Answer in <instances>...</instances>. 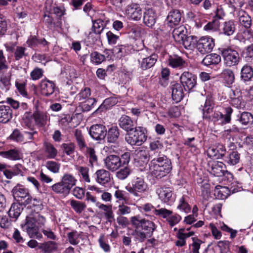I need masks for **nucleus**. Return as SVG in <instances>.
Segmentation results:
<instances>
[{"label":"nucleus","mask_w":253,"mask_h":253,"mask_svg":"<svg viewBox=\"0 0 253 253\" xmlns=\"http://www.w3.org/2000/svg\"><path fill=\"white\" fill-rule=\"evenodd\" d=\"M83 240L82 232L74 230L67 233L66 241L73 246H77Z\"/></svg>","instance_id":"4be33fe9"},{"label":"nucleus","mask_w":253,"mask_h":253,"mask_svg":"<svg viewBox=\"0 0 253 253\" xmlns=\"http://www.w3.org/2000/svg\"><path fill=\"white\" fill-rule=\"evenodd\" d=\"M98 242L100 247L105 252L108 253L110 251V247L107 243V239L105 238V235L104 234H101L100 235L98 240Z\"/></svg>","instance_id":"13d9d810"},{"label":"nucleus","mask_w":253,"mask_h":253,"mask_svg":"<svg viewBox=\"0 0 253 253\" xmlns=\"http://www.w3.org/2000/svg\"><path fill=\"white\" fill-rule=\"evenodd\" d=\"M45 6L46 11H48L49 12L53 13L54 14H56L57 16L61 17L65 14L64 9H62L60 7L56 6H53L52 7H50V5L48 2H46L45 3Z\"/></svg>","instance_id":"5fc2aeb1"},{"label":"nucleus","mask_w":253,"mask_h":253,"mask_svg":"<svg viewBox=\"0 0 253 253\" xmlns=\"http://www.w3.org/2000/svg\"><path fill=\"white\" fill-rule=\"evenodd\" d=\"M169 26L178 25L181 20V14L178 10L170 11L167 18Z\"/></svg>","instance_id":"393cba45"},{"label":"nucleus","mask_w":253,"mask_h":253,"mask_svg":"<svg viewBox=\"0 0 253 253\" xmlns=\"http://www.w3.org/2000/svg\"><path fill=\"white\" fill-rule=\"evenodd\" d=\"M132 225L135 228L132 233L135 240L143 242L147 238H151L156 229V225L152 221L141 218L139 216L130 218Z\"/></svg>","instance_id":"f257e3e1"},{"label":"nucleus","mask_w":253,"mask_h":253,"mask_svg":"<svg viewBox=\"0 0 253 253\" xmlns=\"http://www.w3.org/2000/svg\"><path fill=\"white\" fill-rule=\"evenodd\" d=\"M214 45V41L212 38L203 37L197 42V48L201 53L206 54L211 52Z\"/></svg>","instance_id":"1a4fd4ad"},{"label":"nucleus","mask_w":253,"mask_h":253,"mask_svg":"<svg viewBox=\"0 0 253 253\" xmlns=\"http://www.w3.org/2000/svg\"><path fill=\"white\" fill-rule=\"evenodd\" d=\"M96 102L97 101L95 98H87L84 101L81 102V106L82 107L84 111L87 112L94 107Z\"/></svg>","instance_id":"a18cd8bd"},{"label":"nucleus","mask_w":253,"mask_h":253,"mask_svg":"<svg viewBox=\"0 0 253 253\" xmlns=\"http://www.w3.org/2000/svg\"><path fill=\"white\" fill-rule=\"evenodd\" d=\"M253 77V70L248 65H244L241 70V78L244 82H248Z\"/></svg>","instance_id":"f704fd0d"},{"label":"nucleus","mask_w":253,"mask_h":253,"mask_svg":"<svg viewBox=\"0 0 253 253\" xmlns=\"http://www.w3.org/2000/svg\"><path fill=\"white\" fill-rule=\"evenodd\" d=\"M70 205L75 211L79 213L84 211L86 208V205L84 203L74 200L71 201Z\"/></svg>","instance_id":"603ef678"},{"label":"nucleus","mask_w":253,"mask_h":253,"mask_svg":"<svg viewBox=\"0 0 253 253\" xmlns=\"http://www.w3.org/2000/svg\"><path fill=\"white\" fill-rule=\"evenodd\" d=\"M117 103V99L114 97H109L104 100L95 112H101L104 110L108 109Z\"/></svg>","instance_id":"79ce46f5"},{"label":"nucleus","mask_w":253,"mask_h":253,"mask_svg":"<svg viewBox=\"0 0 253 253\" xmlns=\"http://www.w3.org/2000/svg\"><path fill=\"white\" fill-rule=\"evenodd\" d=\"M131 212V209L130 207L122 204L118 207L117 213L120 215H126L130 214Z\"/></svg>","instance_id":"680f3d73"},{"label":"nucleus","mask_w":253,"mask_h":253,"mask_svg":"<svg viewBox=\"0 0 253 253\" xmlns=\"http://www.w3.org/2000/svg\"><path fill=\"white\" fill-rule=\"evenodd\" d=\"M209 171L215 176H222L227 171L224 169L225 165L222 162H216L209 164Z\"/></svg>","instance_id":"6ab92c4d"},{"label":"nucleus","mask_w":253,"mask_h":253,"mask_svg":"<svg viewBox=\"0 0 253 253\" xmlns=\"http://www.w3.org/2000/svg\"><path fill=\"white\" fill-rule=\"evenodd\" d=\"M94 176L96 182L102 186H105L111 181L110 172L104 169L97 170L94 173Z\"/></svg>","instance_id":"f3484780"},{"label":"nucleus","mask_w":253,"mask_h":253,"mask_svg":"<svg viewBox=\"0 0 253 253\" xmlns=\"http://www.w3.org/2000/svg\"><path fill=\"white\" fill-rule=\"evenodd\" d=\"M105 59L104 55L97 51H94L90 54L91 61L96 65L101 64Z\"/></svg>","instance_id":"8fccbe9b"},{"label":"nucleus","mask_w":253,"mask_h":253,"mask_svg":"<svg viewBox=\"0 0 253 253\" xmlns=\"http://www.w3.org/2000/svg\"><path fill=\"white\" fill-rule=\"evenodd\" d=\"M19 203H13L11 204L10 209L8 211V214L10 218L16 221L22 212L23 209Z\"/></svg>","instance_id":"bb28decb"},{"label":"nucleus","mask_w":253,"mask_h":253,"mask_svg":"<svg viewBox=\"0 0 253 253\" xmlns=\"http://www.w3.org/2000/svg\"><path fill=\"white\" fill-rule=\"evenodd\" d=\"M24 230H26L31 238H38L39 228L32 218V215L27 216L26 223L22 226Z\"/></svg>","instance_id":"4468645a"},{"label":"nucleus","mask_w":253,"mask_h":253,"mask_svg":"<svg viewBox=\"0 0 253 253\" xmlns=\"http://www.w3.org/2000/svg\"><path fill=\"white\" fill-rule=\"evenodd\" d=\"M104 28V22L99 19L93 21L92 30L95 34H100Z\"/></svg>","instance_id":"3c124183"},{"label":"nucleus","mask_w":253,"mask_h":253,"mask_svg":"<svg viewBox=\"0 0 253 253\" xmlns=\"http://www.w3.org/2000/svg\"><path fill=\"white\" fill-rule=\"evenodd\" d=\"M90 89L88 87H85L77 95V98L81 102L84 101L90 95Z\"/></svg>","instance_id":"0e129e2a"},{"label":"nucleus","mask_w":253,"mask_h":253,"mask_svg":"<svg viewBox=\"0 0 253 253\" xmlns=\"http://www.w3.org/2000/svg\"><path fill=\"white\" fill-rule=\"evenodd\" d=\"M212 108L213 107L211 100L209 99H207L205 102L204 106H203L201 105V107L200 108V109H201L203 112L204 118H209V114L212 112Z\"/></svg>","instance_id":"49530a36"},{"label":"nucleus","mask_w":253,"mask_h":253,"mask_svg":"<svg viewBox=\"0 0 253 253\" xmlns=\"http://www.w3.org/2000/svg\"><path fill=\"white\" fill-rule=\"evenodd\" d=\"M226 148L224 145L218 144L209 148L207 150V155L209 157L215 158L217 159H221L226 153Z\"/></svg>","instance_id":"dca6fc26"},{"label":"nucleus","mask_w":253,"mask_h":253,"mask_svg":"<svg viewBox=\"0 0 253 253\" xmlns=\"http://www.w3.org/2000/svg\"><path fill=\"white\" fill-rule=\"evenodd\" d=\"M217 246L220 249V253H230V242L228 241H220L217 243Z\"/></svg>","instance_id":"e2e57ef3"},{"label":"nucleus","mask_w":253,"mask_h":253,"mask_svg":"<svg viewBox=\"0 0 253 253\" xmlns=\"http://www.w3.org/2000/svg\"><path fill=\"white\" fill-rule=\"evenodd\" d=\"M186 33V28L183 26H180L173 30L172 36L176 42L181 43V41H183L187 36Z\"/></svg>","instance_id":"c756f323"},{"label":"nucleus","mask_w":253,"mask_h":253,"mask_svg":"<svg viewBox=\"0 0 253 253\" xmlns=\"http://www.w3.org/2000/svg\"><path fill=\"white\" fill-rule=\"evenodd\" d=\"M75 136L76 137L78 144L81 149L84 148L86 147L85 141L81 130L76 129L75 131Z\"/></svg>","instance_id":"052dcab7"},{"label":"nucleus","mask_w":253,"mask_h":253,"mask_svg":"<svg viewBox=\"0 0 253 253\" xmlns=\"http://www.w3.org/2000/svg\"><path fill=\"white\" fill-rule=\"evenodd\" d=\"M124 168L118 170L116 173V177L120 180H124L130 174L131 170L127 166H123Z\"/></svg>","instance_id":"4d7b16f0"},{"label":"nucleus","mask_w":253,"mask_h":253,"mask_svg":"<svg viewBox=\"0 0 253 253\" xmlns=\"http://www.w3.org/2000/svg\"><path fill=\"white\" fill-rule=\"evenodd\" d=\"M221 61V57L215 53L207 55L203 60V65L209 66L212 65H216Z\"/></svg>","instance_id":"2f4dec72"},{"label":"nucleus","mask_w":253,"mask_h":253,"mask_svg":"<svg viewBox=\"0 0 253 253\" xmlns=\"http://www.w3.org/2000/svg\"><path fill=\"white\" fill-rule=\"evenodd\" d=\"M221 75L227 85H230L234 82L235 76L234 72L232 70L229 69H224Z\"/></svg>","instance_id":"4c0bfd02"},{"label":"nucleus","mask_w":253,"mask_h":253,"mask_svg":"<svg viewBox=\"0 0 253 253\" xmlns=\"http://www.w3.org/2000/svg\"><path fill=\"white\" fill-rule=\"evenodd\" d=\"M240 154L237 151H233L224 159V162L230 166H234L240 162Z\"/></svg>","instance_id":"e433bc0d"},{"label":"nucleus","mask_w":253,"mask_h":253,"mask_svg":"<svg viewBox=\"0 0 253 253\" xmlns=\"http://www.w3.org/2000/svg\"><path fill=\"white\" fill-rule=\"evenodd\" d=\"M0 156L3 158L12 161L18 160L21 158V154L19 151L13 149L8 151H0Z\"/></svg>","instance_id":"a878e982"},{"label":"nucleus","mask_w":253,"mask_h":253,"mask_svg":"<svg viewBox=\"0 0 253 253\" xmlns=\"http://www.w3.org/2000/svg\"><path fill=\"white\" fill-rule=\"evenodd\" d=\"M169 64L172 68H181L185 67L186 62L180 57H170L169 59Z\"/></svg>","instance_id":"c03bdc74"},{"label":"nucleus","mask_w":253,"mask_h":253,"mask_svg":"<svg viewBox=\"0 0 253 253\" xmlns=\"http://www.w3.org/2000/svg\"><path fill=\"white\" fill-rule=\"evenodd\" d=\"M238 19L240 23L247 29L250 28L252 25V19L249 14L244 10L238 12Z\"/></svg>","instance_id":"c85d7f7f"},{"label":"nucleus","mask_w":253,"mask_h":253,"mask_svg":"<svg viewBox=\"0 0 253 253\" xmlns=\"http://www.w3.org/2000/svg\"><path fill=\"white\" fill-rule=\"evenodd\" d=\"M223 57L224 65L227 67H231L238 64L240 56L238 52L231 47L222 48L220 49Z\"/></svg>","instance_id":"423d86ee"},{"label":"nucleus","mask_w":253,"mask_h":253,"mask_svg":"<svg viewBox=\"0 0 253 253\" xmlns=\"http://www.w3.org/2000/svg\"><path fill=\"white\" fill-rule=\"evenodd\" d=\"M188 198L187 195H183L179 200L177 209L185 213L189 212L191 211V207L188 203Z\"/></svg>","instance_id":"c9c22d12"},{"label":"nucleus","mask_w":253,"mask_h":253,"mask_svg":"<svg viewBox=\"0 0 253 253\" xmlns=\"http://www.w3.org/2000/svg\"><path fill=\"white\" fill-rule=\"evenodd\" d=\"M51 189L56 194H60L64 196L68 195L70 192L61 181L53 184L51 186Z\"/></svg>","instance_id":"37998d69"},{"label":"nucleus","mask_w":253,"mask_h":253,"mask_svg":"<svg viewBox=\"0 0 253 253\" xmlns=\"http://www.w3.org/2000/svg\"><path fill=\"white\" fill-rule=\"evenodd\" d=\"M60 166V163L53 161H48L45 163L46 168L54 173H57L59 172Z\"/></svg>","instance_id":"864d4df0"},{"label":"nucleus","mask_w":253,"mask_h":253,"mask_svg":"<svg viewBox=\"0 0 253 253\" xmlns=\"http://www.w3.org/2000/svg\"><path fill=\"white\" fill-rule=\"evenodd\" d=\"M10 137L11 139L17 142H22L24 140L23 135L18 129H15L13 130V132L10 135Z\"/></svg>","instance_id":"774afa93"},{"label":"nucleus","mask_w":253,"mask_h":253,"mask_svg":"<svg viewBox=\"0 0 253 253\" xmlns=\"http://www.w3.org/2000/svg\"><path fill=\"white\" fill-rule=\"evenodd\" d=\"M126 13L131 19L138 21L142 17V9L139 4L131 3L126 7Z\"/></svg>","instance_id":"2eb2a0df"},{"label":"nucleus","mask_w":253,"mask_h":253,"mask_svg":"<svg viewBox=\"0 0 253 253\" xmlns=\"http://www.w3.org/2000/svg\"><path fill=\"white\" fill-rule=\"evenodd\" d=\"M139 55L142 59L140 61V67L145 70L153 67L158 60V56L155 53L148 49L144 48L140 50Z\"/></svg>","instance_id":"0eeeda50"},{"label":"nucleus","mask_w":253,"mask_h":253,"mask_svg":"<svg viewBox=\"0 0 253 253\" xmlns=\"http://www.w3.org/2000/svg\"><path fill=\"white\" fill-rule=\"evenodd\" d=\"M233 95H231L230 103L231 105L237 108H241L244 106V104L242 102V97L241 95L236 96L235 92L233 91Z\"/></svg>","instance_id":"09e8293b"},{"label":"nucleus","mask_w":253,"mask_h":253,"mask_svg":"<svg viewBox=\"0 0 253 253\" xmlns=\"http://www.w3.org/2000/svg\"><path fill=\"white\" fill-rule=\"evenodd\" d=\"M120 135L119 129L117 126H112L109 129L107 135V140L110 143L116 142Z\"/></svg>","instance_id":"ea45409f"},{"label":"nucleus","mask_w":253,"mask_h":253,"mask_svg":"<svg viewBox=\"0 0 253 253\" xmlns=\"http://www.w3.org/2000/svg\"><path fill=\"white\" fill-rule=\"evenodd\" d=\"M89 133L93 139L101 140L104 139L107 134V130L104 126L96 124L92 125L90 127Z\"/></svg>","instance_id":"f8f14e48"},{"label":"nucleus","mask_w":253,"mask_h":253,"mask_svg":"<svg viewBox=\"0 0 253 253\" xmlns=\"http://www.w3.org/2000/svg\"><path fill=\"white\" fill-rule=\"evenodd\" d=\"M242 55L247 61L249 62L253 60V43L245 48L243 52Z\"/></svg>","instance_id":"6e6d98bb"},{"label":"nucleus","mask_w":253,"mask_h":253,"mask_svg":"<svg viewBox=\"0 0 253 253\" xmlns=\"http://www.w3.org/2000/svg\"><path fill=\"white\" fill-rule=\"evenodd\" d=\"M12 193L14 199L20 205L27 206L32 201V197L29 193V190L23 185L18 184L15 186Z\"/></svg>","instance_id":"39448f33"},{"label":"nucleus","mask_w":253,"mask_h":253,"mask_svg":"<svg viewBox=\"0 0 253 253\" xmlns=\"http://www.w3.org/2000/svg\"><path fill=\"white\" fill-rule=\"evenodd\" d=\"M58 248V245L53 241H47L41 243L39 246L43 253H52L56 251Z\"/></svg>","instance_id":"cd10ccee"},{"label":"nucleus","mask_w":253,"mask_h":253,"mask_svg":"<svg viewBox=\"0 0 253 253\" xmlns=\"http://www.w3.org/2000/svg\"><path fill=\"white\" fill-rule=\"evenodd\" d=\"M12 117V112L8 106H0V123H6Z\"/></svg>","instance_id":"7c9ffc66"},{"label":"nucleus","mask_w":253,"mask_h":253,"mask_svg":"<svg viewBox=\"0 0 253 253\" xmlns=\"http://www.w3.org/2000/svg\"><path fill=\"white\" fill-rule=\"evenodd\" d=\"M193 36H186L185 38L183 39V41H181V43H182L184 47L186 49H191L195 44L196 40Z\"/></svg>","instance_id":"69168bd1"},{"label":"nucleus","mask_w":253,"mask_h":253,"mask_svg":"<svg viewBox=\"0 0 253 253\" xmlns=\"http://www.w3.org/2000/svg\"><path fill=\"white\" fill-rule=\"evenodd\" d=\"M134 129L126 133L125 140L131 146H141L147 139L146 129L140 126L135 127Z\"/></svg>","instance_id":"20e7f679"},{"label":"nucleus","mask_w":253,"mask_h":253,"mask_svg":"<svg viewBox=\"0 0 253 253\" xmlns=\"http://www.w3.org/2000/svg\"><path fill=\"white\" fill-rule=\"evenodd\" d=\"M156 192L159 198L165 203L171 205L175 201V195L169 187L159 186Z\"/></svg>","instance_id":"6e6552de"},{"label":"nucleus","mask_w":253,"mask_h":253,"mask_svg":"<svg viewBox=\"0 0 253 253\" xmlns=\"http://www.w3.org/2000/svg\"><path fill=\"white\" fill-rule=\"evenodd\" d=\"M183 87L180 83H173L170 86L172 99L177 103L180 101L184 96Z\"/></svg>","instance_id":"a211bd4d"},{"label":"nucleus","mask_w":253,"mask_h":253,"mask_svg":"<svg viewBox=\"0 0 253 253\" xmlns=\"http://www.w3.org/2000/svg\"><path fill=\"white\" fill-rule=\"evenodd\" d=\"M87 156L89 158V162L91 165L97 164V157L95 154V152L94 149L92 148H87L86 151Z\"/></svg>","instance_id":"bf43d9fd"},{"label":"nucleus","mask_w":253,"mask_h":253,"mask_svg":"<svg viewBox=\"0 0 253 253\" xmlns=\"http://www.w3.org/2000/svg\"><path fill=\"white\" fill-rule=\"evenodd\" d=\"M150 169L152 175L161 178L169 173L172 169L171 162L166 155L159 153L150 164Z\"/></svg>","instance_id":"f03ea898"},{"label":"nucleus","mask_w":253,"mask_h":253,"mask_svg":"<svg viewBox=\"0 0 253 253\" xmlns=\"http://www.w3.org/2000/svg\"><path fill=\"white\" fill-rule=\"evenodd\" d=\"M119 125L122 129L127 132V133L134 130V124L131 119L126 115H122L119 120Z\"/></svg>","instance_id":"aec40b11"},{"label":"nucleus","mask_w":253,"mask_h":253,"mask_svg":"<svg viewBox=\"0 0 253 253\" xmlns=\"http://www.w3.org/2000/svg\"><path fill=\"white\" fill-rule=\"evenodd\" d=\"M196 75L188 71L184 72L180 77V84L183 86L185 91H189L196 86Z\"/></svg>","instance_id":"9d476101"},{"label":"nucleus","mask_w":253,"mask_h":253,"mask_svg":"<svg viewBox=\"0 0 253 253\" xmlns=\"http://www.w3.org/2000/svg\"><path fill=\"white\" fill-rule=\"evenodd\" d=\"M40 88L42 95L48 96L54 92L55 84L52 81L42 80L41 82Z\"/></svg>","instance_id":"412c9836"},{"label":"nucleus","mask_w":253,"mask_h":253,"mask_svg":"<svg viewBox=\"0 0 253 253\" xmlns=\"http://www.w3.org/2000/svg\"><path fill=\"white\" fill-rule=\"evenodd\" d=\"M105 167L111 172H114L122 167L121 158L116 155H109L104 160Z\"/></svg>","instance_id":"9b49d317"},{"label":"nucleus","mask_w":253,"mask_h":253,"mask_svg":"<svg viewBox=\"0 0 253 253\" xmlns=\"http://www.w3.org/2000/svg\"><path fill=\"white\" fill-rule=\"evenodd\" d=\"M157 15L155 11L152 9H148L143 15V21L148 27H152L156 22Z\"/></svg>","instance_id":"5701e85b"},{"label":"nucleus","mask_w":253,"mask_h":253,"mask_svg":"<svg viewBox=\"0 0 253 253\" xmlns=\"http://www.w3.org/2000/svg\"><path fill=\"white\" fill-rule=\"evenodd\" d=\"M61 181L67 189L70 191L71 188L76 184L77 180L70 174H65L62 177Z\"/></svg>","instance_id":"a19ab883"},{"label":"nucleus","mask_w":253,"mask_h":253,"mask_svg":"<svg viewBox=\"0 0 253 253\" xmlns=\"http://www.w3.org/2000/svg\"><path fill=\"white\" fill-rule=\"evenodd\" d=\"M44 153L48 159H54L57 155L58 151L51 143L45 142L43 143Z\"/></svg>","instance_id":"473e14b6"},{"label":"nucleus","mask_w":253,"mask_h":253,"mask_svg":"<svg viewBox=\"0 0 253 253\" xmlns=\"http://www.w3.org/2000/svg\"><path fill=\"white\" fill-rule=\"evenodd\" d=\"M33 117L36 124L40 127L46 125L48 120L46 113L39 110H37L34 113Z\"/></svg>","instance_id":"b1692460"},{"label":"nucleus","mask_w":253,"mask_h":253,"mask_svg":"<svg viewBox=\"0 0 253 253\" xmlns=\"http://www.w3.org/2000/svg\"><path fill=\"white\" fill-rule=\"evenodd\" d=\"M135 159L143 162L148 161V153L145 149H139L135 152Z\"/></svg>","instance_id":"de8ad7c7"},{"label":"nucleus","mask_w":253,"mask_h":253,"mask_svg":"<svg viewBox=\"0 0 253 253\" xmlns=\"http://www.w3.org/2000/svg\"><path fill=\"white\" fill-rule=\"evenodd\" d=\"M237 120L244 126L251 125L253 123V115L250 112H243L237 116Z\"/></svg>","instance_id":"72a5a7b5"},{"label":"nucleus","mask_w":253,"mask_h":253,"mask_svg":"<svg viewBox=\"0 0 253 253\" xmlns=\"http://www.w3.org/2000/svg\"><path fill=\"white\" fill-rule=\"evenodd\" d=\"M235 25L233 21L225 22L221 28L222 33L226 36L232 35L235 30Z\"/></svg>","instance_id":"58836bf2"},{"label":"nucleus","mask_w":253,"mask_h":253,"mask_svg":"<svg viewBox=\"0 0 253 253\" xmlns=\"http://www.w3.org/2000/svg\"><path fill=\"white\" fill-rule=\"evenodd\" d=\"M43 76V70L39 68H35L30 73L31 79L36 81L42 78Z\"/></svg>","instance_id":"338daca9"},{"label":"nucleus","mask_w":253,"mask_h":253,"mask_svg":"<svg viewBox=\"0 0 253 253\" xmlns=\"http://www.w3.org/2000/svg\"><path fill=\"white\" fill-rule=\"evenodd\" d=\"M126 189L133 196L140 198L142 194L148 191V186L143 177L140 176L134 177L131 184L126 186Z\"/></svg>","instance_id":"7ed1b4c3"},{"label":"nucleus","mask_w":253,"mask_h":253,"mask_svg":"<svg viewBox=\"0 0 253 253\" xmlns=\"http://www.w3.org/2000/svg\"><path fill=\"white\" fill-rule=\"evenodd\" d=\"M232 113L233 109L230 107H226L224 114L220 112H215L212 115V120L214 122L220 121L222 125L229 123Z\"/></svg>","instance_id":"ddd939ff"}]
</instances>
